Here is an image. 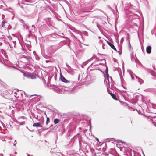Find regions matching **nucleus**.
<instances>
[{
  "mask_svg": "<svg viewBox=\"0 0 156 156\" xmlns=\"http://www.w3.org/2000/svg\"><path fill=\"white\" fill-rule=\"evenodd\" d=\"M129 9L130 10H129V15L127 16L128 17H129V18L131 19H134L137 16V13L139 12H138L135 9L133 8V6H131L129 7Z\"/></svg>",
  "mask_w": 156,
  "mask_h": 156,
  "instance_id": "obj_1",
  "label": "nucleus"
},
{
  "mask_svg": "<svg viewBox=\"0 0 156 156\" xmlns=\"http://www.w3.org/2000/svg\"><path fill=\"white\" fill-rule=\"evenodd\" d=\"M67 86H66L65 88L64 89V90H72L73 87V82L72 81H69L66 83Z\"/></svg>",
  "mask_w": 156,
  "mask_h": 156,
  "instance_id": "obj_2",
  "label": "nucleus"
},
{
  "mask_svg": "<svg viewBox=\"0 0 156 156\" xmlns=\"http://www.w3.org/2000/svg\"><path fill=\"white\" fill-rule=\"evenodd\" d=\"M107 79L108 81V84L109 85V87L112 90H113V88H115L114 87L115 83L112 80V77H110V78L108 77V79Z\"/></svg>",
  "mask_w": 156,
  "mask_h": 156,
  "instance_id": "obj_3",
  "label": "nucleus"
},
{
  "mask_svg": "<svg viewBox=\"0 0 156 156\" xmlns=\"http://www.w3.org/2000/svg\"><path fill=\"white\" fill-rule=\"evenodd\" d=\"M33 126L36 127H42V125L39 122H36L34 123L33 125Z\"/></svg>",
  "mask_w": 156,
  "mask_h": 156,
  "instance_id": "obj_4",
  "label": "nucleus"
},
{
  "mask_svg": "<svg viewBox=\"0 0 156 156\" xmlns=\"http://www.w3.org/2000/svg\"><path fill=\"white\" fill-rule=\"evenodd\" d=\"M147 53V54H150L151 52V47L150 46H148L146 49Z\"/></svg>",
  "mask_w": 156,
  "mask_h": 156,
  "instance_id": "obj_5",
  "label": "nucleus"
},
{
  "mask_svg": "<svg viewBox=\"0 0 156 156\" xmlns=\"http://www.w3.org/2000/svg\"><path fill=\"white\" fill-rule=\"evenodd\" d=\"M27 76V77L31 79H35L36 78V76L35 75L31 74H28Z\"/></svg>",
  "mask_w": 156,
  "mask_h": 156,
  "instance_id": "obj_6",
  "label": "nucleus"
},
{
  "mask_svg": "<svg viewBox=\"0 0 156 156\" xmlns=\"http://www.w3.org/2000/svg\"><path fill=\"white\" fill-rule=\"evenodd\" d=\"M60 78L61 81L67 83L69 81L63 76H61Z\"/></svg>",
  "mask_w": 156,
  "mask_h": 156,
  "instance_id": "obj_7",
  "label": "nucleus"
},
{
  "mask_svg": "<svg viewBox=\"0 0 156 156\" xmlns=\"http://www.w3.org/2000/svg\"><path fill=\"white\" fill-rule=\"evenodd\" d=\"M82 141L85 144H86V148L88 149H90V144L87 143L86 141Z\"/></svg>",
  "mask_w": 156,
  "mask_h": 156,
  "instance_id": "obj_8",
  "label": "nucleus"
},
{
  "mask_svg": "<svg viewBox=\"0 0 156 156\" xmlns=\"http://www.w3.org/2000/svg\"><path fill=\"white\" fill-rule=\"evenodd\" d=\"M109 45L110 46V47L112 48L113 49V50H114L115 51H116L117 52H118L117 50H116V48H115V47L114 45H113V44H112V43H110V44H109Z\"/></svg>",
  "mask_w": 156,
  "mask_h": 156,
  "instance_id": "obj_9",
  "label": "nucleus"
},
{
  "mask_svg": "<svg viewBox=\"0 0 156 156\" xmlns=\"http://www.w3.org/2000/svg\"><path fill=\"white\" fill-rule=\"evenodd\" d=\"M135 76H136V78L138 79V81L139 83L140 84H142L143 82V80L142 79H140V78L138 77V76H137L136 75H135Z\"/></svg>",
  "mask_w": 156,
  "mask_h": 156,
  "instance_id": "obj_10",
  "label": "nucleus"
},
{
  "mask_svg": "<svg viewBox=\"0 0 156 156\" xmlns=\"http://www.w3.org/2000/svg\"><path fill=\"white\" fill-rule=\"evenodd\" d=\"M106 69L105 70V73L107 76V79H108V78H110V77H109V76L108 74V67L107 66H106Z\"/></svg>",
  "mask_w": 156,
  "mask_h": 156,
  "instance_id": "obj_11",
  "label": "nucleus"
},
{
  "mask_svg": "<svg viewBox=\"0 0 156 156\" xmlns=\"http://www.w3.org/2000/svg\"><path fill=\"white\" fill-rule=\"evenodd\" d=\"M110 94L111 95L113 99L115 100H117V98L115 94H113L112 93H110Z\"/></svg>",
  "mask_w": 156,
  "mask_h": 156,
  "instance_id": "obj_12",
  "label": "nucleus"
},
{
  "mask_svg": "<svg viewBox=\"0 0 156 156\" xmlns=\"http://www.w3.org/2000/svg\"><path fill=\"white\" fill-rule=\"evenodd\" d=\"M152 121L154 125L156 126V117L153 118Z\"/></svg>",
  "mask_w": 156,
  "mask_h": 156,
  "instance_id": "obj_13",
  "label": "nucleus"
},
{
  "mask_svg": "<svg viewBox=\"0 0 156 156\" xmlns=\"http://www.w3.org/2000/svg\"><path fill=\"white\" fill-rule=\"evenodd\" d=\"M129 50L131 52V53H132L133 52V49L131 48V45L130 44H129Z\"/></svg>",
  "mask_w": 156,
  "mask_h": 156,
  "instance_id": "obj_14",
  "label": "nucleus"
},
{
  "mask_svg": "<svg viewBox=\"0 0 156 156\" xmlns=\"http://www.w3.org/2000/svg\"><path fill=\"white\" fill-rule=\"evenodd\" d=\"M81 155H82V156H83V154H80L79 153H74L73 154V156H80Z\"/></svg>",
  "mask_w": 156,
  "mask_h": 156,
  "instance_id": "obj_15",
  "label": "nucleus"
},
{
  "mask_svg": "<svg viewBox=\"0 0 156 156\" xmlns=\"http://www.w3.org/2000/svg\"><path fill=\"white\" fill-rule=\"evenodd\" d=\"M59 122V120L58 119H55L54 120V122L55 124H56L58 123Z\"/></svg>",
  "mask_w": 156,
  "mask_h": 156,
  "instance_id": "obj_16",
  "label": "nucleus"
},
{
  "mask_svg": "<svg viewBox=\"0 0 156 156\" xmlns=\"http://www.w3.org/2000/svg\"><path fill=\"white\" fill-rule=\"evenodd\" d=\"M50 122V119L48 117H47V120L46 122V125H47L48 123H49Z\"/></svg>",
  "mask_w": 156,
  "mask_h": 156,
  "instance_id": "obj_17",
  "label": "nucleus"
},
{
  "mask_svg": "<svg viewBox=\"0 0 156 156\" xmlns=\"http://www.w3.org/2000/svg\"><path fill=\"white\" fill-rule=\"evenodd\" d=\"M35 57L36 59L37 60H39V57H38V56L36 54H35Z\"/></svg>",
  "mask_w": 156,
  "mask_h": 156,
  "instance_id": "obj_18",
  "label": "nucleus"
},
{
  "mask_svg": "<svg viewBox=\"0 0 156 156\" xmlns=\"http://www.w3.org/2000/svg\"><path fill=\"white\" fill-rule=\"evenodd\" d=\"M129 73H130V76H131V77L132 79H133L134 78H133V73L132 71H130L129 72Z\"/></svg>",
  "mask_w": 156,
  "mask_h": 156,
  "instance_id": "obj_19",
  "label": "nucleus"
},
{
  "mask_svg": "<svg viewBox=\"0 0 156 156\" xmlns=\"http://www.w3.org/2000/svg\"><path fill=\"white\" fill-rule=\"evenodd\" d=\"M21 57L22 58H25L27 60H28V58L27 56H25L24 55H22L21 56Z\"/></svg>",
  "mask_w": 156,
  "mask_h": 156,
  "instance_id": "obj_20",
  "label": "nucleus"
},
{
  "mask_svg": "<svg viewBox=\"0 0 156 156\" xmlns=\"http://www.w3.org/2000/svg\"><path fill=\"white\" fill-rule=\"evenodd\" d=\"M152 107L154 109H156V104H152Z\"/></svg>",
  "mask_w": 156,
  "mask_h": 156,
  "instance_id": "obj_21",
  "label": "nucleus"
},
{
  "mask_svg": "<svg viewBox=\"0 0 156 156\" xmlns=\"http://www.w3.org/2000/svg\"><path fill=\"white\" fill-rule=\"evenodd\" d=\"M131 6H132L131 5H130V6L128 8H127V7H126V9H129V10H128L127 11V12H126L127 13V15H129V10H130V9H129V7H130Z\"/></svg>",
  "mask_w": 156,
  "mask_h": 156,
  "instance_id": "obj_22",
  "label": "nucleus"
},
{
  "mask_svg": "<svg viewBox=\"0 0 156 156\" xmlns=\"http://www.w3.org/2000/svg\"><path fill=\"white\" fill-rule=\"evenodd\" d=\"M133 156H141L140 154L139 153H134Z\"/></svg>",
  "mask_w": 156,
  "mask_h": 156,
  "instance_id": "obj_23",
  "label": "nucleus"
},
{
  "mask_svg": "<svg viewBox=\"0 0 156 156\" xmlns=\"http://www.w3.org/2000/svg\"><path fill=\"white\" fill-rule=\"evenodd\" d=\"M146 91L152 92V89H148L146 90Z\"/></svg>",
  "mask_w": 156,
  "mask_h": 156,
  "instance_id": "obj_24",
  "label": "nucleus"
},
{
  "mask_svg": "<svg viewBox=\"0 0 156 156\" xmlns=\"http://www.w3.org/2000/svg\"><path fill=\"white\" fill-rule=\"evenodd\" d=\"M131 58L132 59H133V58H134V56L133 55V53H131Z\"/></svg>",
  "mask_w": 156,
  "mask_h": 156,
  "instance_id": "obj_25",
  "label": "nucleus"
},
{
  "mask_svg": "<svg viewBox=\"0 0 156 156\" xmlns=\"http://www.w3.org/2000/svg\"><path fill=\"white\" fill-rule=\"evenodd\" d=\"M122 92L124 94V95H126L125 94H126V93H127L126 91H125V90L122 91Z\"/></svg>",
  "mask_w": 156,
  "mask_h": 156,
  "instance_id": "obj_26",
  "label": "nucleus"
},
{
  "mask_svg": "<svg viewBox=\"0 0 156 156\" xmlns=\"http://www.w3.org/2000/svg\"><path fill=\"white\" fill-rule=\"evenodd\" d=\"M16 140H15L14 143H13V146H15V145L16 144Z\"/></svg>",
  "mask_w": 156,
  "mask_h": 156,
  "instance_id": "obj_27",
  "label": "nucleus"
},
{
  "mask_svg": "<svg viewBox=\"0 0 156 156\" xmlns=\"http://www.w3.org/2000/svg\"><path fill=\"white\" fill-rule=\"evenodd\" d=\"M32 30H34L35 29V27L34 26V25H32Z\"/></svg>",
  "mask_w": 156,
  "mask_h": 156,
  "instance_id": "obj_28",
  "label": "nucleus"
},
{
  "mask_svg": "<svg viewBox=\"0 0 156 156\" xmlns=\"http://www.w3.org/2000/svg\"><path fill=\"white\" fill-rule=\"evenodd\" d=\"M69 68H69L67 70V72L69 73H70V69H69Z\"/></svg>",
  "mask_w": 156,
  "mask_h": 156,
  "instance_id": "obj_29",
  "label": "nucleus"
},
{
  "mask_svg": "<svg viewBox=\"0 0 156 156\" xmlns=\"http://www.w3.org/2000/svg\"><path fill=\"white\" fill-rule=\"evenodd\" d=\"M26 28H27V29H28V30H29V33H31V31L30 30H29V27H28V26H27V27Z\"/></svg>",
  "mask_w": 156,
  "mask_h": 156,
  "instance_id": "obj_30",
  "label": "nucleus"
},
{
  "mask_svg": "<svg viewBox=\"0 0 156 156\" xmlns=\"http://www.w3.org/2000/svg\"><path fill=\"white\" fill-rule=\"evenodd\" d=\"M5 23V21H2V26H3V25H4V24Z\"/></svg>",
  "mask_w": 156,
  "mask_h": 156,
  "instance_id": "obj_31",
  "label": "nucleus"
},
{
  "mask_svg": "<svg viewBox=\"0 0 156 156\" xmlns=\"http://www.w3.org/2000/svg\"><path fill=\"white\" fill-rule=\"evenodd\" d=\"M107 41V44L109 45V44H110V43H111L110 42H109V41Z\"/></svg>",
  "mask_w": 156,
  "mask_h": 156,
  "instance_id": "obj_32",
  "label": "nucleus"
},
{
  "mask_svg": "<svg viewBox=\"0 0 156 156\" xmlns=\"http://www.w3.org/2000/svg\"><path fill=\"white\" fill-rule=\"evenodd\" d=\"M1 140H2V141H5V138H2L1 137Z\"/></svg>",
  "mask_w": 156,
  "mask_h": 156,
  "instance_id": "obj_33",
  "label": "nucleus"
},
{
  "mask_svg": "<svg viewBox=\"0 0 156 156\" xmlns=\"http://www.w3.org/2000/svg\"><path fill=\"white\" fill-rule=\"evenodd\" d=\"M107 91H108V93L110 94V93H112V92H111L109 90H108V89L107 88Z\"/></svg>",
  "mask_w": 156,
  "mask_h": 156,
  "instance_id": "obj_34",
  "label": "nucleus"
},
{
  "mask_svg": "<svg viewBox=\"0 0 156 156\" xmlns=\"http://www.w3.org/2000/svg\"><path fill=\"white\" fill-rule=\"evenodd\" d=\"M123 41V38H121V41H120L121 42H122Z\"/></svg>",
  "mask_w": 156,
  "mask_h": 156,
  "instance_id": "obj_35",
  "label": "nucleus"
},
{
  "mask_svg": "<svg viewBox=\"0 0 156 156\" xmlns=\"http://www.w3.org/2000/svg\"><path fill=\"white\" fill-rule=\"evenodd\" d=\"M30 34H28V35H27V37H30Z\"/></svg>",
  "mask_w": 156,
  "mask_h": 156,
  "instance_id": "obj_36",
  "label": "nucleus"
},
{
  "mask_svg": "<svg viewBox=\"0 0 156 156\" xmlns=\"http://www.w3.org/2000/svg\"><path fill=\"white\" fill-rule=\"evenodd\" d=\"M104 44H102V48H103V49H104Z\"/></svg>",
  "mask_w": 156,
  "mask_h": 156,
  "instance_id": "obj_37",
  "label": "nucleus"
},
{
  "mask_svg": "<svg viewBox=\"0 0 156 156\" xmlns=\"http://www.w3.org/2000/svg\"><path fill=\"white\" fill-rule=\"evenodd\" d=\"M79 143H80V142L82 141V140H80V139H79Z\"/></svg>",
  "mask_w": 156,
  "mask_h": 156,
  "instance_id": "obj_38",
  "label": "nucleus"
},
{
  "mask_svg": "<svg viewBox=\"0 0 156 156\" xmlns=\"http://www.w3.org/2000/svg\"><path fill=\"white\" fill-rule=\"evenodd\" d=\"M33 54L34 55H35V54H36V52L35 51L33 52Z\"/></svg>",
  "mask_w": 156,
  "mask_h": 156,
  "instance_id": "obj_39",
  "label": "nucleus"
},
{
  "mask_svg": "<svg viewBox=\"0 0 156 156\" xmlns=\"http://www.w3.org/2000/svg\"><path fill=\"white\" fill-rule=\"evenodd\" d=\"M66 66L69 68H71L70 67L69 65H68L67 64H66Z\"/></svg>",
  "mask_w": 156,
  "mask_h": 156,
  "instance_id": "obj_40",
  "label": "nucleus"
},
{
  "mask_svg": "<svg viewBox=\"0 0 156 156\" xmlns=\"http://www.w3.org/2000/svg\"><path fill=\"white\" fill-rule=\"evenodd\" d=\"M122 142V143H123V142H122L121 140H119L118 142Z\"/></svg>",
  "mask_w": 156,
  "mask_h": 156,
  "instance_id": "obj_41",
  "label": "nucleus"
},
{
  "mask_svg": "<svg viewBox=\"0 0 156 156\" xmlns=\"http://www.w3.org/2000/svg\"><path fill=\"white\" fill-rule=\"evenodd\" d=\"M11 67H13V68H16V67H15V66H11Z\"/></svg>",
  "mask_w": 156,
  "mask_h": 156,
  "instance_id": "obj_42",
  "label": "nucleus"
},
{
  "mask_svg": "<svg viewBox=\"0 0 156 156\" xmlns=\"http://www.w3.org/2000/svg\"><path fill=\"white\" fill-rule=\"evenodd\" d=\"M0 156H3V154H0Z\"/></svg>",
  "mask_w": 156,
  "mask_h": 156,
  "instance_id": "obj_43",
  "label": "nucleus"
},
{
  "mask_svg": "<svg viewBox=\"0 0 156 156\" xmlns=\"http://www.w3.org/2000/svg\"><path fill=\"white\" fill-rule=\"evenodd\" d=\"M52 47L53 48H55V47H56V46H52Z\"/></svg>",
  "mask_w": 156,
  "mask_h": 156,
  "instance_id": "obj_44",
  "label": "nucleus"
},
{
  "mask_svg": "<svg viewBox=\"0 0 156 156\" xmlns=\"http://www.w3.org/2000/svg\"><path fill=\"white\" fill-rule=\"evenodd\" d=\"M35 118H36V119H37V118H38V116L37 115V117H35Z\"/></svg>",
  "mask_w": 156,
  "mask_h": 156,
  "instance_id": "obj_45",
  "label": "nucleus"
},
{
  "mask_svg": "<svg viewBox=\"0 0 156 156\" xmlns=\"http://www.w3.org/2000/svg\"><path fill=\"white\" fill-rule=\"evenodd\" d=\"M96 139L97 140V141H99V139H98V138H96Z\"/></svg>",
  "mask_w": 156,
  "mask_h": 156,
  "instance_id": "obj_46",
  "label": "nucleus"
},
{
  "mask_svg": "<svg viewBox=\"0 0 156 156\" xmlns=\"http://www.w3.org/2000/svg\"><path fill=\"white\" fill-rule=\"evenodd\" d=\"M14 154H17V152H15V153H14Z\"/></svg>",
  "mask_w": 156,
  "mask_h": 156,
  "instance_id": "obj_47",
  "label": "nucleus"
},
{
  "mask_svg": "<svg viewBox=\"0 0 156 156\" xmlns=\"http://www.w3.org/2000/svg\"><path fill=\"white\" fill-rule=\"evenodd\" d=\"M55 89L56 90H58V88L57 87H56Z\"/></svg>",
  "mask_w": 156,
  "mask_h": 156,
  "instance_id": "obj_48",
  "label": "nucleus"
},
{
  "mask_svg": "<svg viewBox=\"0 0 156 156\" xmlns=\"http://www.w3.org/2000/svg\"><path fill=\"white\" fill-rule=\"evenodd\" d=\"M84 45H87V46H88V44H84Z\"/></svg>",
  "mask_w": 156,
  "mask_h": 156,
  "instance_id": "obj_49",
  "label": "nucleus"
},
{
  "mask_svg": "<svg viewBox=\"0 0 156 156\" xmlns=\"http://www.w3.org/2000/svg\"><path fill=\"white\" fill-rule=\"evenodd\" d=\"M84 45H87V46H88V44H84Z\"/></svg>",
  "mask_w": 156,
  "mask_h": 156,
  "instance_id": "obj_50",
  "label": "nucleus"
},
{
  "mask_svg": "<svg viewBox=\"0 0 156 156\" xmlns=\"http://www.w3.org/2000/svg\"><path fill=\"white\" fill-rule=\"evenodd\" d=\"M125 89H126V88L125 87H124L123 86H122Z\"/></svg>",
  "mask_w": 156,
  "mask_h": 156,
  "instance_id": "obj_51",
  "label": "nucleus"
},
{
  "mask_svg": "<svg viewBox=\"0 0 156 156\" xmlns=\"http://www.w3.org/2000/svg\"><path fill=\"white\" fill-rule=\"evenodd\" d=\"M126 155H127L126 156H128V155L127 154H126Z\"/></svg>",
  "mask_w": 156,
  "mask_h": 156,
  "instance_id": "obj_52",
  "label": "nucleus"
},
{
  "mask_svg": "<svg viewBox=\"0 0 156 156\" xmlns=\"http://www.w3.org/2000/svg\"><path fill=\"white\" fill-rule=\"evenodd\" d=\"M28 156H30V155L29 154H28Z\"/></svg>",
  "mask_w": 156,
  "mask_h": 156,
  "instance_id": "obj_53",
  "label": "nucleus"
},
{
  "mask_svg": "<svg viewBox=\"0 0 156 156\" xmlns=\"http://www.w3.org/2000/svg\"><path fill=\"white\" fill-rule=\"evenodd\" d=\"M13 43H15V41H13Z\"/></svg>",
  "mask_w": 156,
  "mask_h": 156,
  "instance_id": "obj_54",
  "label": "nucleus"
},
{
  "mask_svg": "<svg viewBox=\"0 0 156 156\" xmlns=\"http://www.w3.org/2000/svg\"><path fill=\"white\" fill-rule=\"evenodd\" d=\"M116 60V59H115V60H114V61L115 62H116V60Z\"/></svg>",
  "mask_w": 156,
  "mask_h": 156,
  "instance_id": "obj_55",
  "label": "nucleus"
},
{
  "mask_svg": "<svg viewBox=\"0 0 156 156\" xmlns=\"http://www.w3.org/2000/svg\"><path fill=\"white\" fill-rule=\"evenodd\" d=\"M0 139H1V137H0Z\"/></svg>",
  "mask_w": 156,
  "mask_h": 156,
  "instance_id": "obj_56",
  "label": "nucleus"
},
{
  "mask_svg": "<svg viewBox=\"0 0 156 156\" xmlns=\"http://www.w3.org/2000/svg\"><path fill=\"white\" fill-rule=\"evenodd\" d=\"M48 129V128H47V129H46L45 130Z\"/></svg>",
  "mask_w": 156,
  "mask_h": 156,
  "instance_id": "obj_57",
  "label": "nucleus"
}]
</instances>
